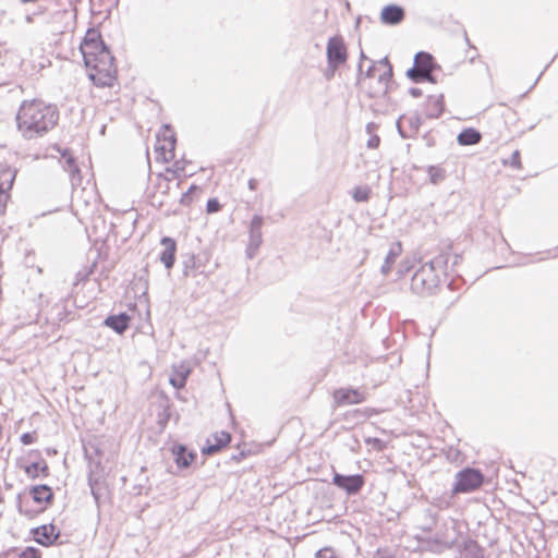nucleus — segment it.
<instances>
[{
	"label": "nucleus",
	"instance_id": "obj_25",
	"mask_svg": "<svg viewBox=\"0 0 558 558\" xmlns=\"http://www.w3.org/2000/svg\"><path fill=\"white\" fill-rule=\"evenodd\" d=\"M482 135L475 129L469 128L459 133L457 140L462 146L475 145L480 143Z\"/></svg>",
	"mask_w": 558,
	"mask_h": 558
},
{
	"label": "nucleus",
	"instance_id": "obj_2",
	"mask_svg": "<svg viewBox=\"0 0 558 558\" xmlns=\"http://www.w3.org/2000/svg\"><path fill=\"white\" fill-rule=\"evenodd\" d=\"M59 120L56 105L41 99L24 100L16 113L17 130L26 140H33L47 134Z\"/></svg>",
	"mask_w": 558,
	"mask_h": 558
},
{
	"label": "nucleus",
	"instance_id": "obj_3",
	"mask_svg": "<svg viewBox=\"0 0 558 558\" xmlns=\"http://www.w3.org/2000/svg\"><path fill=\"white\" fill-rule=\"evenodd\" d=\"M449 259L450 254L444 252L424 263L411 278V291L421 296L436 293L446 276Z\"/></svg>",
	"mask_w": 558,
	"mask_h": 558
},
{
	"label": "nucleus",
	"instance_id": "obj_35",
	"mask_svg": "<svg viewBox=\"0 0 558 558\" xmlns=\"http://www.w3.org/2000/svg\"><path fill=\"white\" fill-rule=\"evenodd\" d=\"M220 207H221L220 203L218 202L217 198H210L207 202L206 210H207L208 214H214V213L219 211Z\"/></svg>",
	"mask_w": 558,
	"mask_h": 558
},
{
	"label": "nucleus",
	"instance_id": "obj_38",
	"mask_svg": "<svg viewBox=\"0 0 558 558\" xmlns=\"http://www.w3.org/2000/svg\"><path fill=\"white\" fill-rule=\"evenodd\" d=\"M316 558H337V556L333 550L329 548H323L317 553Z\"/></svg>",
	"mask_w": 558,
	"mask_h": 558
},
{
	"label": "nucleus",
	"instance_id": "obj_39",
	"mask_svg": "<svg viewBox=\"0 0 558 558\" xmlns=\"http://www.w3.org/2000/svg\"><path fill=\"white\" fill-rule=\"evenodd\" d=\"M8 199H9V193L0 192V214H2L4 211Z\"/></svg>",
	"mask_w": 558,
	"mask_h": 558
},
{
	"label": "nucleus",
	"instance_id": "obj_12",
	"mask_svg": "<svg viewBox=\"0 0 558 558\" xmlns=\"http://www.w3.org/2000/svg\"><path fill=\"white\" fill-rule=\"evenodd\" d=\"M34 538L37 543L49 546L52 545L60 535V531L53 524H44L33 530Z\"/></svg>",
	"mask_w": 558,
	"mask_h": 558
},
{
	"label": "nucleus",
	"instance_id": "obj_29",
	"mask_svg": "<svg viewBox=\"0 0 558 558\" xmlns=\"http://www.w3.org/2000/svg\"><path fill=\"white\" fill-rule=\"evenodd\" d=\"M404 121H408L411 129L413 130V132H417L418 131V128L421 125V119L420 117L417 116H413V117H409V118H405V117H401L398 122H397V126H398V131L400 133V135L403 137V138H407L409 137L408 134L404 133L403 129H402V123Z\"/></svg>",
	"mask_w": 558,
	"mask_h": 558
},
{
	"label": "nucleus",
	"instance_id": "obj_19",
	"mask_svg": "<svg viewBox=\"0 0 558 558\" xmlns=\"http://www.w3.org/2000/svg\"><path fill=\"white\" fill-rule=\"evenodd\" d=\"M174 461L179 468H187L194 461L196 454L189 452L186 447L183 445L174 446L172 449Z\"/></svg>",
	"mask_w": 558,
	"mask_h": 558
},
{
	"label": "nucleus",
	"instance_id": "obj_14",
	"mask_svg": "<svg viewBox=\"0 0 558 558\" xmlns=\"http://www.w3.org/2000/svg\"><path fill=\"white\" fill-rule=\"evenodd\" d=\"M231 440V436L227 432L215 433L211 438L207 439V445L203 448L204 454H214L221 448L226 447Z\"/></svg>",
	"mask_w": 558,
	"mask_h": 558
},
{
	"label": "nucleus",
	"instance_id": "obj_23",
	"mask_svg": "<svg viewBox=\"0 0 558 558\" xmlns=\"http://www.w3.org/2000/svg\"><path fill=\"white\" fill-rule=\"evenodd\" d=\"M460 554L461 558H484V549L473 539L463 543Z\"/></svg>",
	"mask_w": 558,
	"mask_h": 558
},
{
	"label": "nucleus",
	"instance_id": "obj_5",
	"mask_svg": "<svg viewBox=\"0 0 558 558\" xmlns=\"http://www.w3.org/2000/svg\"><path fill=\"white\" fill-rule=\"evenodd\" d=\"M209 260L210 255L207 252L185 255L182 262L183 275L185 277H196L197 275L206 274Z\"/></svg>",
	"mask_w": 558,
	"mask_h": 558
},
{
	"label": "nucleus",
	"instance_id": "obj_7",
	"mask_svg": "<svg viewBox=\"0 0 558 558\" xmlns=\"http://www.w3.org/2000/svg\"><path fill=\"white\" fill-rule=\"evenodd\" d=\"M332 484L347 495L353 496L359 494L365 485V477L362 474L343 475L335 472Z\"/></svg>",
	"mask_w": 558,
	"mask_h": 558
},
{
	"label": "nucleus",
	"instance_id": "obj_15",
	"mask_svg": "<svg viewBox=\"0 0 558 558\" xmlns=\"http://www.w3.org/2000/svg\"><path fill=\"white\" fill-rule=\"evenodd\" d=\"M161 244L163 250L160 253V260L167 269H170L175 262L177 243L173 239L163 236L161 239Z\"/></svg>",
	"mask_w": 558,
	"mask_h": 558
},
{
	"label": "nucleus",
	"instance_id": "obj_41",
	"mask_svg": "<svg viewBox=\"0 0 558 558\" xmlns=\"http://www.w3.org/2000/svg\"><path fill=\"white\" fill-rule=\"evenodd\" d=\"M409 93L414 98H417V97L422 96V90L420 88H416V87L410 88Z\"/></svg>",
	"mask_w": 558,
	"mask_h": 558
},
{
	"label": "nucleus",
	"instance_id": "obj_16",
	"mask_svg": "<svg viewBox=\"0 0 558 558\" xmlns=\"http://www.w3.org/2000/svg\"><path fill=\"white\" fill-rule=\"evenodd\" d=\"M380 19L384 24L397 25L404 19V10L396 4L386 5L380 13Z\"/></svg>",
	"mask_w": 558,
	"mask_h": 558
},
{
	"label": "nucleus",
	"instance_id": "obj_44",
	"mask_svg": "<svg viewBox=\"0 0 558 558\" xmlns=\"http://www.w3.org/2000/svg\"><path fill=\"white\" fill-rule=\"evenodd\" d=\"M376 70L375 65H371L366 71V77H372L374 75V71Z\"/></svg>",
	"mask_w": 558,
	"mask_h": 558
},
{
	"label": "nucleus",
	"instance_id": "obj_1",
	"mask_svg": "<svg viewBox=\"0 0 558 558\" xmlns=\"http://www.w3.org/2000/svg\"><path fill=\"white\" fill-rule=\"evenodd\" d=\"M86 68L90 70L89 78L97 86H112L116 80L117 68L114 58L95 28H89L81 44Z\"/></svg>",
	"mask_w": 558,
	"mask_h": 558
},
{
	"label": "nucleus",
	"instance_id": "obj_45",
	"mask_svg": "<svg viewBox=\"0 0 558 558\" xmlns=\"http://www.w3.org/2000/svg\"><path fill=\"white\" fill-rule=\"evenodd\" d=\"M163 414L166 416V420H168L169 418V413H167V410L163 411Z\"/></svg>",
	"mask_w": 558,
	"mask_h": 558
},
{
	"label": "nucleus",
	"instance_id": "obj_24",
	"mask_svg": "<svg viewBox=\"0 0 558 558\" xmlns=\"http://www.w3.org/2000/svg\"><path fill=\"white\" fill-rule=\"evenodd\" d=\"M444 111V98L440 96H430L427 100L426 116L428 118H439Z\"/></svg>",
	"mask_w": 558,
	"mask_h": 558
},
{
	"label": "nucleus",
	"instance_id": "obj_43",
	"mask_svg": "<svg viewBox=\"0 0 558 558\" xmlns=\"http://www.w3.org/2000/svg\"><path fill=\"white\" fill-rule=\"evenodd\" d=\"M461 259H462L461 255L454 254L452 256V265H451V267L453 268L454 266H457L461 262Z\"/></svg>",
	"mask_w": 558,
	"mask_h": 558
},
{
	"label": "nucleus",
	"instance_id": "obj_6",
	"mask_svg": "<svg viewBox=\"0 0 558 558\" xmlns=\"http://www.w3.org/2000/svg\"><path fill=\"white\" fill-rule=\"evenodd\" d=\"M326 52L328 66L332 72L347 61V48L341 36H333L329 38Z\"/></svg>",
	"mask_w": 558,
	"mask_h": 558
},
{
	"label": "nucleus",
	"instance_id": "obj_4",
	"mask_svg": "<svg viewBox=\"0 0 558 558\" xmlns=\"http://www.w3.org/2000/svg\"><path fill=\"white\" fill-rule=\"evenodd\" d=\"M484 483L483 473L474 468H464L456 473L450 497L460 494H470L478 489Z\"/></svg>",
	"mask_w": 558,
	"mask_h": 558
},
{
	"label": "nucleus",
	"instance_id": "obj_20",
	"mask_svg": "<svg viewBox=\"0 0 558 558\" xmlns=\"http://www.w3.org/2000/svg\"><path fill=\"white\" fill-rule=\"evenodd\" d=\"M62 156H63V158H65L64 170L70 173L72 186L73 187L78 186L82 182V177H81V170H80L78 166L76 165L75 159L73 158L72 155L66 154V153H64Z\"/></svg>",
	"mask_w": 558,
	"mask_h": 558
},
{
	"label": "nucleus",
	"instance_id": "obj_30",
	"mask_svg": "<svg viewBox=\"0 0 558 558\" xmlns=\"http://www.w3.org/2000/svg\"><path fill=\"white\" fill-rule=\"evenodd\" d=\"M352 197L356 203L367 202L371 197V189L367 185L355 186L352 191Z\"/></svg>",
	"mask_w": 558,
	"mask_h": 558
},
{
	"label": "nucleus",
	"instance_id": "obj_42",
	"mask_svg": "<svg viewBox=\"0 0 558 558\" xmlns=\"http://www.w3.org/2000/svg\"><path fill=\"white\" fill-rule=\"evenodd\" d=\"M258 181L256 179H250L248 180V189L251 191H255L257 189Z\"/></svg>",
	"mask_w": 558,
	"mask_h": 558
},
{
	"label": "nucleus",
	"instance_id": "obj_27",
	"mask_svg": "<svg viewBox=\"0 0 558 558\" xmlns=\"http://www.w3.org/2000/svg\"><path fill=\"white\" fill-rule=\"evenodd\" d=\"M190 374V369L185 366H180L179 369L175 371V374L170 377V384L177 388H183L185 386L187 376Z\"/></svg>",
	"mask_w": 558,
	"mask_h": 558
},
{
	"label": "nucleus",
	"instance_id": "obj_36",
	"mask_svg": "<svg viewBox=\"0 0 558 558\" xmlns=\"http://www.w3.org/2000/svg\"><path fill=\"white\" fill-rule=\"evenodd\" d=\"M508 163L512 167V168H521V160H520V153L519 150H514L508 161Z\"/></svg>",
	"mask_w": 558,
	"mask_h": 558
},
{
	"label": "nucleus",
	"instance_id": "obj_18",
	"mask_svg": "<svg viewBox=\"0 0 558 558\" xmlns=\"http://www.w3.org/2000/svg\"><path fill=\"white\" fill-rule=\"evenodd\" d=\"M130 323V316L125 313H120L118 315H110L104 320V325L114 330L117 333H123Z\"/></svg>",
	"mask_w": 558,
	"mask_h": 558
},
{
	"label": "nucleus",
	"instance_id": "obj_22",
	"mask_svg": "<svg viewBox=\"0 0 558 558\" xmlns=\"http://www.w3.org/2000/svg\"><path fill=\"white\" fill-rule=\"evenodd\" d=\"M33 499L37 504H50L53 499V493L48 485H36L33 486L29 490Z\"/></svg>",
	"mask_w": 558,
	"mask_h": 558
},
{
	"label": "nucleus",
	"instance_id": "obj_8",
	"mask_svg": "<svg viewBox=\"0 0 558 558\" xmlns=\"http://www.w3.org/2000/svg\"><path fill=\"white\" fill-rule=\"evenodd\" d=\"M175 135L168 125H165L162 140L160 135L157 136V144L155 150L158 154L157 158H161L165 162H169L174 158Z\"/></svg>",
	"mask_w": 558,
	"mask_h": 558
},
{
	"label": "nucleus",
	"instance_id": "obj_10",
	"mask_svg": "<svg viewBox=\"0 0 558 558\" xmlns=\"http://www.w3.org/2000/svg\"><path fill=\"white\" fill-rule=\"evenodd\" d=\"M333 399L338 405H348L361 403L365 397L359 389L340 388L333 392Z\"/></svg>",
	"mask_w": 558,
	"mask_h": 558
},
{
	"label": "nucleus",
	"instance_id": "obj_13",
	"mask_svg": "<svg viewBox=\"0 0 558 558\" xmlns=\"http://www.w3.org/2000/svg\"><path fill=\"white\" fill-rule=\"evenodd\" d=\"M380 65L385 66V71L378 76V87L376 90L369 93L371 97H377L379 95H386L388 93V83L392 78V66L388 58H384L379 62Z\"/></svg>",
	"mask_w": 558,
	"mask_h": 558
},
{
	"label": "nucleus",
	"instance_id": "obj_28",
	"mask_svg": "<svg viewBox=\"0 0 558 558\" xmlns=\"http://www.w3.org/2000/svg\"><path fill=\"white\" fill-rule=\"evenodd\" d=\"M430 183L437 185L446 179V170L440 166H428L426 168Z\"/></svg>",
	"mask_w": 558,
	"mask_h": 558
},
{
	"label": "nucleus",
	"instance_id": "obj_21",
	"mask_svg": "<svg viewBox=\"0 0 558 558\" xmlns=\"http://www.w3.org/2000/svg\"><path fill=\"white\" fill-rule=\"evenodd\" d=\"M401 252H402V246H401L400 242H396V243L391 244V246L385 257L384 264L380 267L381 275L387 276L390 272L392 265L395 264L397 257L401 254Z\"/></svg>",
	"mask_w": 558,
	"mask_h": 558
},
{
	"label": "nucleus",
	"instance_id": "obj_34",
	"mask_svg": "<svg viewBox=\"0 0 558 558\" xmlns=\"http://www.w3.org/2000/svg\"><path fill=\"white\" fill-rule=\"evenodd\" d=\"M19 558H40V551L36 547H26L19 556Z\"/></svg>",
	"mask_w": 558,
	"mask_h": 558
},
{
	"label": "nucleus",
	"instance_id": "obj_26",
	"mask_svg": "<svg viewBox=\"0 0 558 558\" xmlns=\"http://www.w3.org/2000/svg\"><path fill=\"white\" fill-rule=\"evenodd\" d=\"M24 472L32 480L37 478L39 473H41L43 476H48V465L45 460L40 462H32L24 466Z\"/></svg>",
	"mask_w": 558,
	"mask_h": 558
},
{
	"label": "nucleus",
	"instance_id": "obj_37",
	"mask_svg": "<svg viewBox=\"0 0 558 558\" xmlns=\"http://www.w3.org/2000/svg\"><path fill=\"white\" fill-rule=\"evenodd\" d=\"M20 439L23 445H31L36 441V433H24Z\"/></svg>",
	"mask_w": 558,
	"mask_h": 558
},
{
	"label": "nucleus",
	"instance_id": "obj_32",
	"mask_svg": "<svg viewBox=\"0 0 558 558\" xmlns=\"http://www.w3.org/2000/svg\"><path fill=\"white\" fill-rule=\"evenodd\" d=\"M407 76L415 83L428 81V77H424V73H422L415 64L407 71Z\"/></svg>",
	"mask_w": 558,
	"mask_h": 558
},
{
	"label": "nucleus",
	"instance_id": "obj_9",
	"mask_svg": "<svg viewBox=\"0 0 558 558\" xmlns=\"http://www.w3.org/2000/svg\"><path fill=\"white\" fill-rule=\"evenodd\" d=\"M264 218L259 215H255L250 223L248 230V244L246 247V256L253 258L263 243L262 227Z\"/></svg>",
	"mask_w": 558,
	"mask_h": 558
},
{
	"label": "nucleus",
	"instance_id": "obj_31",
	"mask_svg": "<svg viewBox=\"0 0 558 558\" xmlns=\"http://www.w3.org/2000/svg\"><path fill=\"white\" fill-rule=\"evenodd\" d=\"M197 192H199V187L196 185H191L190 189L182 194L180 204L183 206H190L194 201V194Z\"/></svg>",
	"mask_w": 558,
	"mask_h": 558
},
{
	"label": "nucleus",
	"instance_id": "obj_40",
	"mask_svg": "<svg viewBox=\"0 0 558 558\" xmlns=\"http://www.w3.org/2000/svg\"><path fill=\"white\" fill-rule=\"evenodd\" d=\"M379 143H380V138H379V136L374 135V136H372V137L367 141V147H368V148H377V147H378V145H379Z\"/></svg>",
	"mask_w": 558,
	"mask_h": 558
},
{
	"label": "nucleus",
	"instance_id": "obj_11",
	"mask_svg": "<svg viewBox=\"0 0 558 558\" xmlns=\"http://www.w3.org/2000/svg\"><path fill=\"white\" fill-rule=\"evenodd\" d=\"M414 64L424 73V77H428V82L435 83L433 71L438 68L435 63L434 57L425 51H420L414 57Z\"/></svg>",
	"mask_w": 558,
	"mask_h": 558
},
{
	"label": "nucleus",
	"instance_id": "obj_17",
	"mask_svg": "<svg viewBox=\"0 0 558 558\" xmlns=\"http://www.w3.org/2000/svg\"><path fill=\"white\" fill-rule=\"evenodd\" d=\"M16 177V169L9 165L0 163V192L9 193Z\"/></svg>",
	"mask_w": 558,
	"mask_h": 558
},
{
	"label": "nucleus",
	"instance_id": "obj_33",
	"mask_svg": "<svg viewBox=\"0 0 558 558\" xmlns=\"http://www.w3.org/2000/svg\"><path fill=\"white\" fill-rule=\"evenodd\" d=\"M88 484L93 497L95 498L96 501H98L101 496L98 480H94L92 476H89Z\"/></svg>",
	"mask_w": 558,
	"mask_h": 558
}]
</instances>
